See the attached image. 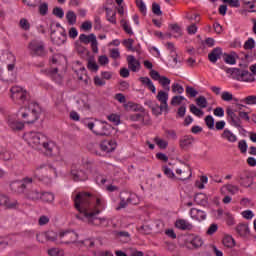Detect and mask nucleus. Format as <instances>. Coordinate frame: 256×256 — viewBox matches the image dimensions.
<instances>
[{
  "mask_svg": "<svg viewBox=\"0 0 256 256\" xmlns=\"http://www.w3.org/2000/svg\"><path fill=\"white\" fill-rule=\"evenodd\" d=\"M160 85L165 89V91H170L171 87V79H169L167 76H161L159 80Z\"/></svg>",
  "mask_w": 256,
  "mask_h": 256,
  "instance_id": "33",
  "label": "nucleus"
},
{
  "mask_svg": "<svg viewBox=\"0 0 256 256\" xmlns=\"http://www.w3.org/2000/svg\"><path fill=\"white\" fill-rule=\"evenodd\" d=\"M61 37L62 40H56L55 38H52V43H54V45H63L65 41H67V33L65 30L61 33Z\"/></svg>",
  "mask_w": 256,
  "mask_h": 256,
  "instance_id": "53",
  "label": "nucleus"
},
{
  "mask_svg": "<svg viewBox=\"0 0 256 256\" xmlns=\"http://www.w3.org/2000/svg\"><path fill=\"white\" fill-rule=\"evenodd\" d=\"M190 111L193 113V115H196V117H203L205 115V112L203 110L197 108L195 104L190 105Z\"/></svg>",
  "mask_w": 256,
  "mask_h": 256,
  "instance_id": "48",
  "label": "nucleus"
},
{
  "mask_svg": "<svg viewBox=\"0 0 256 256\" xmlns=\"http://www.w3.org/2000/svg\"><path fill=\"white\" fill-rule=\"evenodd\" d=\"M222 139H226L229 143H235L237 141V136L231 132L229 129H225L221 135Z\"/></svg>",
  "mask_w": 256,
  "mask_h": 256,
  "instance_id": "29",
  "label": "nucleus"
},
{
  "mask_svg": "<svg viewBox=\"0 0 256 256\" xmlns=\"http://www.w3.org/2000/svg\"><path fill=\"white\" fill-rule=\"evenodd\" d=\"M240 103H245V105H256V96L250 95L243 99H240Z\"/></svg>",
  "mask_w": 256,
  "mask_h": 256,
  "instance_id": "39",
  "label": "nucleus"
},
{
  "mask_svg": "<svg viewBox=\"0 0 256 256\" xmlns=\"http://www.w3.org/2000/svg\"><path fill=\"white\" fill-rule=\"evenodd\" d=\"M194 201L197 205H201L202 207H207V205H209V198H207V195L204 193H197L194 196Z\"/></svg>",
  "mask_w": 256,
  "mask_h": 256,
  "instance_id": "22",
  "label": "nucleus"
},
{
  "mask_svg": "<svg viewBox=\"0 0 256 256\" xmlns=\"http://www.w3.org/2000/svg\"><path fill=\"white\" fill-rule=\"evenodd\" d=\"M125 109H132L133 111H141V113H145V108L139 107V105L134 104L133 102H128L124 104Z\"/></svg>",
  "mask_w": 256,
  "mask_h": 256,
  "instance_id": "37",
  "label": "nucleus"
},
{
  "mask_svg": "<svg viewBox=\"0 0 256 256\" xmlns=\"http://www.w3.org/2000/svg\"><path fill=\"white\" fill-rule=\"evenodd\" d=\"M87 69H89V71H93L94 73L99 71V65H97L95 57L92 56L88 59Z\"/></svg>",
  "mask_w": 256,
  "mask_h": 256,
  "instance_id": "32",
  "label": "nucleus"
},
{
  "mask_svg": "<svg viewBox=\"0 0 256 256\" xmlns=\"http://www.w3.org/2000/svg\"><path fill=\"white\" fill-rule=\"evenodd\" d=\"M40 199L44 203H53V201H55V194H53L51 192H41Z\"/></svg>",
  "mask_w": 256,
  "mask_h": 256,
  "instance_id": "31",
  "label": "nucleus"
},
{
  "mask_svg": "<svg viewBox=\"0 0 256 256\" xmlns=\"http://www.w3.org/2000/svg\"><path fill=\"white\" fill-rule=\"evenodd\" d=\"M44 237H45L46 241L55 242V241H57V232H55V231L44 232Z\"/></svg>",
  "mask_w": 256,
  "mask_h": 256,
  "instance_id": "41",
  "label": "nucleus"
},
{
  "mask_svg": "<svg viewBox=\"0 0 256 256\" xmlns=\"http://www.w3.org/2000/svg\"><path fill=\"white\" fill-rule=\"evenodd\" d=\"M41 113V106H39L38 103L32 102L28 104L27 107H24V112L21 113V117L25 120L24 123L31 125L39 120Z\"/></svg>",
  "mask_w": 256,
  "mask_h": 256,
  "instance_id": "3",
  "label": "nucleus"
},
{
  "mask_svg": "<svg viewBox=\"0 0 256 256\" xmlns=\"http://www.w3.org/2000/svg\"><path fill=\"white\" fill-rule=\"evenodd\" d=\"M60 243L64 245H71L77 243L79 239V234L75 231H65L59 233Z\"/></svg>",
  "mask_w": 256,
  "mask_h": 256,
  "instance_id": "9",
  "label": "nucleus"
},
{
  "mask_svg": "<svg viewBox=\"0 0 256 256\" xmlns=\"http://www.w3.org/2000/svg\"><path fill=\"white\" fill-rule=\"evenodd\" d=\"M154 141L160 149H167V147L169 145V143L167 141L160 139L159 137L154 138Z\"/></svg>",
  "mask_w": 256,
  "mask_h": 256,
  "instance_id": "51",
  "label": "nucleus"
},
{
  "mask_svg": "<svg viewBox=\"0 0 256 256\" xmlns=\"http://www.w3.org/2000/svg\"><path fill=\"white\" fill-rule=\"evenodd\" d=\"M104 11L106 12L107 21L112 25H117V12L107 6H104Z\"/></svg>",
  "mask_w": 256,
  "mask_h": 256,
  "instance_id": "21",
  "label": "nucleus"
},
{
  "mask_svg": "<svg viewBox=\"0 0 256 256\" xmlns=\"http://www.w3.org/2000/svg\"><path fill=\"white\" fill-rule=\"evenodd\" d=\"M175 226L177 229H181V231H191V229H193V224L189 223L185 219L177 220Z\"/></svg>",
  "mask_w": 256,
  "mask_h": 256,
  "instance_id": "23",
  "label": "nucleus"
},
{
  "mask_svg": "<svg viewBox=\"0 0 256 256\" xmlns=\"http://www.w3.org/2000/svg\"><path fill=\"white\" fill-rule=\"evenodd\" d=\"M9 125L13 131H21L25 127V124L19 121L10 122Z\"/></svg>",
  "mask_w": 256,
  "mask_h": 256,
  "instance_id": "43",
  "label": "nucleus"
},
{
  "mask_svg": "<svg viewBox=\"0 0 256 256\" xmlns=\"http://www.w3.org/2000/svg\"><path fill=\"white\" fill-rule=\"evenodd\" d=\"M247 142L245 140H240L238 143V149H240L241 153H247Z\"/></svg>",
  "mask_w": 256,
  "mask_h": 256,
  "instance_id": "64",
  "label": "nucleus"
},
{
  "mask_svg": "<svg viewBox=\"0 0 256 256\" xmlns=\"http://www.w3.org/2000/svg\"><path fill=\"white\" fill-rule=\"evenodd\" d=\"M223 57H224V62L227 65H235V63H237V59H239V55H237L235 51H232L229 54L224 53Z\"/></svg>",
  "mask_w": 256,
  "mask_h": 256,
  "instance_id": "20",
  "label": "nucleus"
},
{
  "mask_svg": "<svg viewBox=\"0 0 256 256\" xmlns=\"http://www.w3.org/2000/svg\"><path fill=\"white\" fill-rule=\"evenodd\" d=\"M86 127L98 137H109L113 133V126L106 121L96 119L94 122H87Z\"/></svg>",
  "mask_w": 256,
  "mask_h": 256,
  "instance_id": "2",
  "label": "nucleus"
},
{
  "mask_svg": "<svg viewBox=\"0 0 256 256\" xmlns=\"http://www.w3.org/2000/svg\"><path fill=\"white\" fill-rule=\"evenodd\" d=\"M223 57V49L221 47L214 48L209 54L208 59L210 63H217Z\"/></svg>",
  "mask_w": 256,
  "mask_h": 256,
  "instance_id": "17",
  "label": "nucleus"
},
{
  "mask_svg": "<svg viewBox=\"0 0 256 256\" xmlns=\"http://www.w3.org/2000/svg\"><path fill=\"white\" fill-rule=\"evenodd\" d=\"M66 19L69 25H75V23H77V14H75L73 10H69L66 13Z\"/></svg>",
  "mask_w": 256,
  "mask_h": 256,
  "instance_id": "35",
  "label": "nucleus"
},
{
  "mask_svg": "<svg viewBox=\"0 0 256 256\" xmlns=\"http://www.w3.org/2000/svg\"><path fill=\"white\" fill-rule=\"evenodd\" d=\"M162 171L164 175L168 177V179H177V176H175V173L173 172V170H171V168H168L167 166H163Z\"/></svg>",
  "mask_w": 256,
  "mask_h": 256,
  "instance_id": "46",
  "label": "nucleus"
},
{
  "mask_svg": "<svg viewBox=\"0 0 256 256\" xmlns=\"http://www.w3.org/2000/svg\"><path fill=\"white\" fill-rule=\"evenodd\" d=\"M183 101H185V96H174L171 99L170 105H172L173 107H176V105H181V103H183Z\"/></svg>",
  "mask_w": 256,
  "mask_h": 256,
  "instance_id": "44",
  "label": "nucleus"
},
{
  "mask_svg": "<svg viewBox=\"0 0 256 256\" xmlns=\"http://www.w3.org/2000/svg\"><path fill=\"white\" fill-rule=\"evenodd\" d=\"M152 12L154 13V15H163V12L161 11V6L157 3L152 4Z\"/></svg>",
  "mask_w": 256,
  "mask_h": 256,
  "instance_id": "61",
  "label": "nucleus"
},
{
  "mask_svg": "<svg viewBox=\"0 0 256 256\" xmlns=\"http://www.w3.org/2000/svg\"><path fill=\"white\" fill-rule=\"evenodd\" d=\"M7 207L8 209H13L17 206V201L10 202L9 197L6 195H0V207Z\"/></svg>",
  "mask_w": 256,
  "mask_h": 256,
  "instance_id": "27",
  "label": "nucleus"
},
{
  "mask_svg": "<svg viewBox=\"0 0 256 256\" xmlns=\"http://www.w3.org/2000/svg\"><path fill=\"white\" fill-rule=\"evenodd\" d=\"M49 256H65V252L59 248L48 249Z\"/></svg>",
  "mask_w": 256,
  "mask_h": 256,
  "instance_id": "47",
  "label": "nucleus"
},
{
  "mask_svg": "<svg viewBox=\"0 0 256 256\" xmlns=\"http://www.w3.org/2000/svg\"><path fill=\"white\" fill-rule=\"evenodd\" d=\"M193 143H195V138L191 135H185L184 137H182L179 140L180 148H182L184 150L189 149V147H191V145H193Z\"/></svg>",
  "mask_w": 256,
  "mask_h": 256,
  "instance_id": "18",
  "label": "nucleus"
},
{
  "mask_svg": "<svg viewBox=\"0 0 256 256\" xmlns=\"http://www.w3.org/2000/svg\"><path fill=\"white\" fill-rule=\"evenodd\" d=\"M28 49L32 57H41L42 59H44V57H47L49 53L47 51V48L45 47V42L41 40L30 41L28 44Z\"/></svg>",
  "mask_w": 256,
  "mask_h": 256,
  "instance_id": "5",
  "label": "nucleus"
},
{
  "mask_svg": "<svg viewBox=\"0 0 256 256\" xmlns=\"http://www.w3.org/2000/svg\"><path fill=\"white\" fill-rule=\"evenodd\" d=\"M95 40H97V36L94 33H91L89 35L80 34L79 36L80 43H84V45H89V43L92 44Z\"/></svg>",
  "mask_w": 256,
  "mask_h": 256,
  "instance_id": "26",
  "label": "nucleus"
},
{
  "mask_svg": "<svg viewBox=\"0 0 256 256\" xmlns=\"http://www.w3.org/2000/svg\"><path fill=\"white\" fill-rule=\"evenodd\" d=\"M31 183H33V178L30 177H25L22 180L12 181L10 182V191L16 195H22V193H25L27 185H31Z\"/></svg>",
  "mask_w": 256,
  "mask_h": 256,
  "instance_id": "7",
  "label": "nucleus"
},
{
  "mask_svg": "<svg viewBox=\"0 0 256 256\" xmlns=\"http://www.w3.org/2000/svg\"><path fill=\"white\" fill-rule=\"evenodd\" d=\"M71 175H72L73 181H76V182L87 181L89 179L87 172L75 165H73L71 168Z\"/></svg>",
  "mask_w": 256,
  "mask_h": 256,
  "instance_id": "11",
  "label": "nucleus"
},
{
  "mask_svg": "<svg viewBox=\"0 0 256 256\" xmlns=\"http://www.w3.org/2000/svg\"><path fill=\"white\" fill-rule=\"evenodd\" d=\"M223 245L224 247H228L229 249L235 247V239L231 236H226L223 239Z\"/></svg>",
  "mask_w": 256,
  "mask_h": 256,
  "instance_id": "40",
  "label": "nucleus"
},
{
  "mask_svg": "<svg viewBox=\"0 0 256 256\" xmlns=\"http://www.w3.org/2000/svg\"><path fill=\"white\" fill-rule=\"evenodd\" d=\"M135 3L136 7H138L141 13H147V6L145 5V2H143V0H136Z\"/></svg>",
  "mask_w": 256,
  "mask_h": 256,
  "instance_id": "54",
  "label": "nucleus"
},
{
  "mask_svg": "<svg viewBox=\"0 0 256 256\" xmlns=\"http://www.w3.org/2000/svg\"><path fill=\"white\" fill-rule=\"evenodd\" d=\"M25 197L29 199V201H39V199H41V192L37 189L28 190L25 193Z\"/></svg>",
  "mask_w": 256,
  "mask_h": 256,
  "instance_id": "28",
  "label": "nucleus"
},
{
  "mask_svg": "<svg viewBox=\"0 0 256 256\" xmlns=\"http://www.w3.org/2000/svg\"><path fill=\"white\" fill-rule=\"evenodd\" d=\"M184 91H185V89L181 86V84L174 83L172 85V92L173 93H178L179 95H181V93H183Z\"/></svg>",
  "mask_w": 256,
  "mask_h": 256,
  "instance_id": "57",
  "label": "nucleus"
},
{
  "mask_svg": "<svg viewBox=\"0 0 256 256\" xmlns=\"http://www.w3.org/2000/svg\"><path fill=\"white\" fill-rule=\"evenodd\" d=\"M144 117L145 116H143V114H141V113H136V114L129 115L130 121H142V123H143V121H145Z\"/></svg>",
  "mask_w": 256,
  "mask_h": 256,
  "instance_id": "55",
  "label": "nucleus"
},
{
  "mask_svg": "<svg viewBox=\"0 0 256 256\" xmlns=\"http://www.w3.org/2000/svg\"><path fill=\"white\" fill-rule=\"evenodd\" d=\"M91 205V193L80 192L74 198V207L80 213H83L85 219H87L89 225H101L105 218H99L97 215L101 213V210H96L94 212H89V207Z\"/></svg>",
  "mask_w": 256,
  "mask_h": 256,
  "instance_id": "1",
  "label": "nucleus"
},
{
  "mask_svg": "<svg viewBox=\"0 0 256 256\" xmlns=\"http://www.w3.org/2000/svg\"><path fill=\"white\" fill-rule=\"evenodd\" d=\"M94 177L97 185H105L107 183V178L103 177V175L99 174V171L95 170Z\"/></svg>",
  "mask_w": 256,
  "mask_h": 256,
  "instance_id": "38",
  "label": "nucleus"
},
{
  "mask_svg": "<svg viewBox=\"0 0 256 256\" xmlns=\"http://www.w3.org/2000/svg\"><path fill=\"white\" fill-rule=\"evenodd\" d=\"M222 101H233V94L231 92L224 91L221 95Z\"/></svg>",
  "mask_w": 256,
  "mask_h": 256,
  "instance_id": "59",
  "label": "nucleus"
},
{
  "mask_svg": "<svg viewBox=\"0 0 256 256\" xmlns=\"http://www.w3.org/2000/svg\"><path fill=\"white\" fill-rule=\"evenodd\" d=\"M139 81L151 91V93H157V88H155V84L153 81L149 79V77H140Z\"/></svg>",
  "mask_w": 256,
  "mask_h": 256,
  "instance_id": "24",
  "label": "nucleus"
},
{
  "mask_svg": "<svg viewBox=\"0 0 256 256\" xmlns=\"http://www.w3.org/2000/svg\"><path fill=\"white\" fill-rule=\"evenodd\" d=\"M236 232L238 235H240V237H247V235L250 233L249 226L247 224H239L236 226Z\"/></svg>",
  "mask_w": 256,
  "mask_h": 256,
  "instance_id": "30",
  "label": "nucleus"
},
{
  "mask_svg": "<svg viewBox=\"0 0 256 256\" xmlns=\"http://www.w3.org/2000/svg\"><path fill=\"white\" fill-rule=\"evenodd\" d=\"M196 105H198V107H200L201 109H207L209 102H207V98H205V96H199L196 99Z\"/></svg>",
  "mask_w": 256,
  "mask_h": 256,
  "instance_id": "36",
  "label": "nucleus"
},
{
  "mask_svg": "<svg viewBox=\"0 0 256 256\" xmlns=\"http://www.w3.org/2000/svg\"><path fill=\"white\" fill-rule=\"evenodd\" d=\"M42 73H45L47 77L53 79L55 83H61L63 81V77L59 74V68H50L46 70H42Z\"/></svg>",
  "mask_w": 256,
  "mask_h": 256,
  "instance_id": "15",
  "label": "nucleus"
},
{
  "mask_svg": "<svg viewBox=\"0 0 256 256\" xmlns=\"http://www.w3.org/2000/svg\"><path fill=\"white\" fill-rule=\"evenodd\" d=\"M190 243L194 247V249H199V247H203V239L199 236H195Z\"/></svg>",
  "mask_w": 256,
  "mask_h": 256,
  "instance_id": "42",
  "label": "nucleus"
},
{
  "mask_svg": "<svg viewBox=\"0 0 256 256\" xmlns=\"http://www.w3.org/2000/svg\"><path fill=\"white\" fill-rule=\"evenodd\" d=\"M100 149L101 151H105L106 153H112V151H115V149H117V141L113 139L103 140L100 143Z\"/></svg>",
  "mask_w": 256,
  "mask_h": 256,
  "instance_id": "14",
  "label": "nucleus"
},
{
  "mask_svg": "<svg viewBox=\"0 0 256 256\" xmlns=\"http://www.w3.org/2000/svg\"><path fill=\"white\" fill-rule=\"evenodd\" d=\"M127 63H128V69H130V71H133V73H137V71L141 69V62L135 59V56L133 55L127 56Z\"/></svg>",
  "mask_w": 256,
  "mask_h": 256,
  "instance_id": "16",
  "label": "nucleus"
},
{
  "mask_svg": "<svg viewBox=\"0 0 256 256\" xmlns=\"http://www.w3.org/2000/svg\"><path fill=\"white\" fill-rule=\"evenodd\" d=\"M176 175H181V177L178 178L179 181H187V179H191V168H186L184 170L176 169Z\"/></svg>",
  "mask_w": 256,
  "mask_h": 256,
  "instance_id": "25",
  "label": "nucleus"
},
{
  "mask_svg": "<svg viewBox=\"0 0 256 256\" xmlns=\"http://www.w3.org/2000/svg\"><path fill=\"white\" fill-rule=\"evenodd\" d=\"M170 29L174 31L177 35L174 37H181L183 34L181 33V27L178 24H171Z\"/></svg>",
  "mask_w": 256,
  "mask_h": 256,
  "instance_id": "60",
  "label": "nucleus"
},
{
  "mask_svg": "<svg viewBox=\"0 0 256 256\" xmlns=\"http://www.w3.org/2000/svg\"><path fill=\"white\" fill-rule=\"evenodd\" d=\"M237 181L242 187L249 188L251 185H253V175L251 172L244 170L239 172Z\"/></svg>",
  "mask_w": 256,
  "mask_h": 256,
  "instance_id": "10",
  "label": "nucleus"
},
{
  "mask_svg": "<svg viewBox=\"0 0 256 256\" xmlns=\"http://www.w3.org/2000/svg\"><path fill=\"white\" fill-rule=\"evenodd\" d=\"M186 93L187 95H190V97H197V95H199V92L191 86L186 87Z\"/></svg>",
  "mask_w": 256,
  "mask_h": 256,
  "instance_id": "63",
  "label": "nucleus"
},
{
  "mask_svg": "<svg viewBox=\"0 0 256 256\" xmlns=\"http://www.w3.org/2000/svg\"><path fill=\"white\" fill-rule=\"evenodd\" d=\"M39 13L42 15V17H45L47 13H49V4L47 2H44L39 5Z\"/></svg>",
  "mask_w": 256,
  "mask_h": 256,
  "instance_id": "49",
  "label": "nucleus"
},
{
  "mask_svg": "<svg viewBox=\"0 0 256 256\" xmlns=\"http://www.w3.org/2000/svg\"><path fill=\"white\" fill-rule=\"evenodd\" d=\"M94 29L96 31H101V29H103V25L101 24V17L99 16L94 17Z\"/></svg>",
  "mask_w": 256,
  "mask_h": 256,
  "instance_id": "58",
  "label": "nucleus"
},
{
  "mask_svg": "<svg viewBox=\"0 0 256 256\" xmlns=\"http://www.w3.org/2000/svg\"><path fill=\"white\" fill-rule=\"evenodd\" d=\"M226 114L228 115V121L233 125V127H236L237 129H242L243 131V126L241 125V118L239 115L235 114V111L233 109L227 108Z\"/></svg>",
  "mask_w": 256,
  "mask_h": 256,
  "instance_id": "12",
  "label": "nucleus"
},
{
  "mask_svg": "<svg viewBox=\"0 0 256 256\" xmlns=\"http://www.w3.org/2000/svg\"><path fill=\"white\" fill-rule=\"evenodd\" d=\"M133 43H135V40H133V38H129V39H124L122 41V44L124 45V47H126V49L128 51H132V53H135V51H137V49H135L133 47Z\"/></svg>",
  "mask_w": 256,
  "mask_h": 256,
  "instance_id": "34",
  "label": "nucleus"
},
{
  "mask_svg": "<svg viewBox=\"0 0 256 256\" xmlns=\"http://www.w3.org/2000/svg\"><path fill=\"white\" fill-rule=\"evenodd\" d=\"M11 99L16 101L17 103H25V101H29V92L27 90L21 88L20 86H13L10 89Z\"/></svg>",
  "mask_w": 256,
  "mask_h": 256,
  "instance_id": "8",
  "label": "nucleus"
},
{
  "mask_svg": "<svg viewBox=\"0 0 256 256\" xmlns=\"http://www.w3.org/2000/svg\"><path fill=\"white\" fill-rule=\"evenodd\" d=\"M244 49H246V50L255 49V40H254L253 38H249V39L244 43Z\"/></svg>",
  "mask_w": 256,
  "mask_h": 256,
  "instance_id": "56",
  "label": "nucleus"
},
{
  "mask_svg": "<svg viewBox=\"0 0 256 256\" xmlns=\"http://www.w3.org/2000/svg\"><path fill=\"white\" fill-rule=\"evenodd\" d=\"M53 15H55V17H58L59 19H63V17H65V12L63 11V8L61 7H55L52 10Z\"/></svg>",
  "mask_w": 256,
  "mask_h": 256,
  "instance_id": "52",
  "label": "nucleus"
},
{
  "mask_svg": "<svg viewBox=\"0 0 256 256\" xmlns=\"http://www.w3.org/2000/svg\"><path fill=\"white\" fill-rule=\"evenodd\" d=\"M190 215L192 219H196L197 221H205L207 219V214L205 211L197 208H191Z\"/></svg>",
  "mask_w": 256,
  "mask_h": 256,
  "instance_id": "19",
  "label": "nucleus"
},
{
  "mask_svg": "<svg viewBox=\"0 0 256 256\" xmlns=\"http://www.w3.org/2000/svg\"><path fill=\"white\" fill-rule=\"evenodd\" d=\"M157 101H159L160 105H161V109H163V107L165 108L166 113L169 112V104H167V101H169V93L160 90L156 96Z\"/></svg>",
  "mask_w": 256,
  "mask_h": 256,
  "instance_id": "13",
  "label": "nucleus"
},
{
  "mask_svg": "<svg viewBox=\"0 0 256 256\" xmlns=\"http://www.w3.org/2000/svg\"><path fill=\"white\" fill-rule=\"evenodd\" d=\"M28 145L33 149H39V147H49L47 137L39 132H31L28 138Z\"/></svg>",
  "mask_w": 256,
  "mask_h": 256,
  "instance_id": "6",
  "label": "nucleus"
},
{
  "mask_svg": "<svg viewBox=\"0 0 256 256\" xmlns=\"http://www.w3.org/2000/svg\"><path fill=\"white\" fill-rule=\"evenodd\" d=\"M204 121H205L208 129H210V130L215 129V119L213 118V116H211V115L206 116Z\"/></svg>",
  "mask_w": 256,
  "mask_h": 256,
  "instance_id": "45",
  "label": "nucleus"
},
{
  "mask_svg": "<svg viewBox=\"0 0 256 256\" xmlns=\"http://www.w3.org/2000/svg\"><path fill=\"white\" fill-rule=\"evenodd\" d=\"M240 67L241 68H228L226 70V73L230 74L232 76V79H235L236 81H255V77H253V74H251L250 71L247 70V64H240Z\"/></svg>",
  "mask_w": 256,
  "mask_h": 256,
  "instance_id": "4",
  "label": "nucleus"
},
{
  "mask_svg": "<svg viewBox=\"0 0 256 256\" xmlns=\"http://www.w3.org/2000/svg\"><path fill=\"white\" fill-rule=\"evenodd\" d=\"M108 121H110L111 123L115 124V125H119L121 123V116L117 115V114H110L107 117Z\"/></svg>",
  "mask_w": 256,
  "mask_h": 256,
  "instance_id": "50",
  "label": "nucleus"
},
{
  "mask_svg": "<svg viewBox=\"0 0 256 256\" xmlns=\"http://www.w3.org/2000/svg\"><path fill=\"white\" fill-rule=\"evenodd\" d=\"M20 27L24 29V31H29V29H31V24H29V21H27V19L22 18L20 20Z\"/></svg>",
  "mask_w": 256,
  "mask_h": 256,
  "instance_id": "62",
  "label": "nucleus"
}]
</instances>
